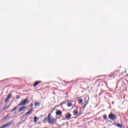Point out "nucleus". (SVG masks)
<instances>
[{"label":"nucleus","instance_id":"1","mask_svg":"<svg viewBox=\"0 0 128 128\" xmlns=\"http://www.w3.org/2000/svg\"><path fill=\"white\" fill-rule=\"evenodd\" d=\"M56 119L52 117L50 114H49L48 116V122L50 124H56Z\"/></svg>","mask_w":128,"mask_h":128},{"label":"nucleus","instance_id":"2","mask_svg":"<svg viewBox=\"0 0 128 128\" xmlns=\"http://www.w3.org/2000/svg\"><path fill=\"white\" fill-rule=\"evenodd\" d=\"M108 118L112 120H116V116L114 114H112V113H110L108 115Z\"/></svg>","mask_w":128,"mask_h":128},{"label":"nucleus","instance_id":"3","mask_svg":"<svg viewBox=\"0 0 128 128\" xmlns=\"http://www.w3.org/2000/svg\"><path fill=\"white\" fill-rule=\"evenodd\" d=\"M28 98L24 99V100L22 101L19 104L18 106H24L26 104H28L30 101H28Z\"/></svg>","mask_w":128,"mask_h":128},{"label":"nucleus","instance_id":"4","mask_svg":"<svg viewBox=\"0 0 128 128\" xmlns=\"http://www.w3.org/2000/svg\"><path fill=\"white\" fill-rule=\"evenodd\" d=\"M12 94H10L8 95L6 98L5 100V102H8L10 98H12Z\"/></svg>","mask_w":128,"mask_h":128},{"label":"nucleus","instance_id":"5","mask_svg":"<svg viewBox=\"0 0 128 128\" xmlns=\"http://www.w3.org/2000/svg\"><path fill=\"white\" fill-rule=\"evenodd\" d=\"M12 124V122H10L8 123L4 124L5 126V128H8Z\"/></svg>","mask_w":128,"mask_h":128},{"label":"nucleus","instance_id":"6","mask_svg":"<svg viewBox=\"0 0 128 128\" xmlns=\"http://www.w3.org/2000/svg\"><path fill=\"white\" fill-rule=\"evenodd\" d=\"M65 116L66 118H68V120H70V118H72V114H67Z\"/></svg>","mask_w":128,"mask_h":128},{"label":"nucleus","instance_id":"7","mask_svg":"<svg viewBox=\"0 0 128 128\" xmlns=\"http://www.w3.org/2000/svg\"><path fill=\"white\" fill-rule=\"evenodd\" d=\"M62 113L60 110H58L56 112V116H62Z\"/></svg>","mask_w":128,"mask_h":128},{"label":"nucleus","instance_id":"8","mask_svg":"<svg viewBox=\"0 0 128 128\" xmlns=\"http://www.w3.org/2000/svg\"><path fill=\"white\" fill-rule=\"evenodd\" d=\"M40 82H40V81L36 82L35 84H34V88H36V86H38V84H40Z\"/></svg>","mask_w":128,"mask_h":128},{"label":"nucleus","instance_id":"9","mask_svg":"<svg viewBox=\"0 0 128 128\" xmlns=\"http://www.w3.org/2000/svg\"><path fill=\"white\" fill-rule=\"evenodd\" d=\"M24 108H26V107L24 106H22L21 108H20L18 110V112H22V110H24Z\"/></svg>","mask_w":128,"mask_h":128},{"label":"nucleus","instance_id":"10","mask_svg":"<svg viewBox=\"0 0 128 128\" xmlns=\"http://www.w3.org/2000/svg\"><path fill=\"white\" fill-rule=\"evenodd\" d=\"M78 112V110H74V116H77Z\"/></svg>","mask_w":128,"mask_h":128},{"label":"nucleus","instance_id":"11","mask_svg":"<svg viewBox=\"0 0 128 128\" xmlns=\"http://www.w3.org/2000/svg\"><path fill=\"white\" fill-rule=\"evenodd\" d=\"M34 106H40V102H35L34 103Z\"/></svg>","mask_w":128,"mask_h":128},{"label":"nucleus","instance_id":"12","mask_svg":"<svg viewBox=\"0 0 128 128\" xmlns=\"http://www.w3.org/2000/svg\"><path fill=\"white\" fill-rule=\"evenodd\" d=\"M84 100L82 99H78V104H82Z\"/></svg>","mask_w":128,"mask_h":128},{"label":"nucleus","instance_id":"13","mask_svg":"<svg viewBox=\"0 0 128 128\" xmlns=\"http://www.w3.org/2000/svg\"><path fill=\"white\" fill-rule=\"evenodd\" d=\"M34 112V110H31L29 112H26V116H28V114H30V112Z\"/></svg>","mask_w":128,"mask_h":128},{"label":"nucleus","instance_id":"14","mask_svg":"<svg viewBox=\"0 0 128 128\" xmlns=\"http://www.w3.org/2000/svg\"><path fill=\"white\" fill-rule=\"evenodd\" d=\"M116 126H118V128H122V126L121 124H116Z\"/></svg>","mask_w":128,"mask_h":128},{"label":"nucleus","instance_id":"15","mask_svg":"<svg viewBox=\"0 0 128 128\" xmlns=\"http://www.w3.org/2000/svg\"><path fill=\"white\" fill-rule=\"evenodd\" d=\"M34 122H36V120H38V117L34 116Z\"/></svg>","mask_w":128,"mask_h":128},{"label":"nucleus","instance_id":"16","mask_svg":"<svg viewBox=\"0 0 128 128\" xmlns=\"http://www.w3.org/2000/svg\"><path fill=\"white\" fill-rule=\"evenodd\" d=\"M67 106H68V107L72 106V103H70V102H68L67 104Z\"/></svg>","mask_w":128,"mask_h":128},{"label":"nucleus","instance_id":"17","mask_svg":"<svg viewBox=\"0 0 128 128\" xmlns=\"http://www.w3.org/2000/svg\"><path fill=\"white\" fill-rule=\"evenodd\" d=\"M16 108H18V106H16V107L12 108V110H11V112H14V110H16Z\"/></svg>","mask_w":128,"mask_h":128},{"label":"nucleus","instance_id":"18","mask_svg":"<svg viewBox=\"0 0 128 128\" xmlns=\"http://www.w3.org/2000/svg\"><path fill=\"white\" fill-rule=\"evenodd\" d=\"M88 101L86 102V104L84 105V108H86V104H88Z\"/></svg>","mask_w":128,"mask_h":128},{"label":"nucleus","instance_id":"19","mask_svg":"<svg viewBox=\"0 0 128 128\" xmlns=\"http://www.w3.org/2000/svg\"><path fill=\"white\" fill-rule=\"evenodd\" d=\"M8 106H7V107L4 106L3 108V110H8Z\"/></svg>","mask_w":128,"mask_h":128},{"label":"nucleus","instance_id":"20","mask_svg":"<svg viewBox=\"0 0 128 128\" xmlns=\"http://www.w3.org/2000/svg\"><path fill=\"white\" fill-rule=\"evenodd\" d=\"M103 118H104V120H106V118H107L106 115V114L104 115Z\"/></svg>","mask_w":128,"mask_h":128},{"label":"nucleus","instance_id":"21","mask_svg":"<svg viewBox=\"0 0 128 128\" xmlns=\"http://www.w3.org/2000/svg\"><path fill=\"white\" fill-rule=\"evenodd\" d=\"M16 100H18V98H20V96L18 95V96H16Z\"/></svg>","mask_w":128,"mask_h":128},{"label":"nucleus","instance_id":"22","mask_svg":"<svg viewBox=\"0 0 128 128\" xmlns=\"http://www.w3.org/2000/svg\"><path fill=\"white\" fill-rule=\"evenodd\" d=\"M46 120H48V119L46 118H44V120H43L44 122H46Z\"/></svg>","mask_w":128,"mask_h":128},{"label":"nucleus","instance_id":"23","mask_svg":"<svg viewBox=\"0 0 128 128\" xmlns=\"http://www.w3.org/2000/svg\"><path fill=\"white\" fill-rule=\"evenodd\" d=\"M0 128H6V126L4 125L2 126Z\"/></svg>","mask_w":128,"mask_h":128},{"label":"nucleus","instance_id":"24","mask_svg":"<svg viewBox=\"0 0 128 128\" xmlns=\"http://www.w3.org/2000/svg\"><path fill=\"white\" fill-rule=\"evenodd\" d=\"M32 106H34V104H30V106L32 107Z\"/></svg>","mask_w":128,"mask_h":128},{"label":"nucleus","instance_id":"25","mask_svg":"<svg viewBox=\"0 0 128 128\" xmlns=\"http://www.w3.org/2000/svg\"><path fill=\"white\" fill-rule=\"evenodd\" d=\"M4 120H6V118H4Z\"/></svg>","mask_w":128,"mask_h":128}]
</instances>
